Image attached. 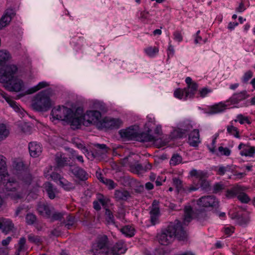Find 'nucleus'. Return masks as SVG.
<instances>
[{"mask_svg":"<svg viewBox=\"0 0 255 255\" xmlns=\"http://www.w3.org/2000/svg\"><path fill=\"white\" fill-rule=\"evenodd\" d=\"M8 174L6 171L5 158L0 156V185L1 183L4 185V188L7 193L6 196L13 199H20L23 197L22 194H25V185H29L32 180L31 175L29 174H24L21 178V184L13 178L8 179Z\"/></svg>","mask_w":255,"mask_h":255,"instance_id":"f257e3e1","label":"nucleus"},{"mask_svg":"<svg viewBox=\"0 0 255 255\" xmlns=\"http://www.w3.org/2000/svg\"><path fill=\"white\" fill-rule=\"evenodd\" d=\"M157 237L161 245L166 246L170 244L175 237L179 240H184L187 238V233L181 223L176 220L174 223H170L166 229L162 230Z\"/></svg>","mask_w":255,"mask_h":255,"instance_id":"f03ea898","label":"nucleus"},{"mask_svg":"<svg viewBox=\"0 0 255 255\" xmlns=\"http://www.w3.org/2000/svg\"><path fill=\"white\" fill-rule=\"evenodd\" d=\"M108 238L106 236L99 237L93 245V251L95 255H120L127 250L125 243L120 241L109 248L107 246Z\"/></svg>","mask_w":255,"mask_h":255,"instance_id":"7ed1b4c3","label":"nucleus"},{"mask_svg":"<svg viewBox=\"0 0 255 255\" xmlns=\"http://www.w3.org/2000/svg\"><path fill=\"white\" fill-rule=\"evenodd\" d=\"M32 107L38 111H47L52 106V101L46 90L42 91L36 94L32 100Z\"/></svg>","mask_w":255,"mask_h":255,"instance_id":"20e7f679","label":"nucleus"},{"mask_svg":"<svg viewBox=\"0 0 255 255\" xmlns=\"http://www.w3.org/2000/svg\"><path fill=\"white\" fill-rule=\"evenodd\" d=\"M18 68L14 64H8L0 69V82L7 84L16 77Z\"/></svg>","mask_w":255,"mask_h":255,"instance_id":"39448f33","label":"nucleus"},{"mask_svg":"<svg viewBox=\"0 0 255 255\" xmlns=\"http://www.w3.org/2000/svg\"><path fill=\"white\" fill-rule=\"evenodd\" d=\"M72 114V110L65 106L54 107L51 111V116L53 120L66 121L70 119V116Z\"/></svg>","mask_w":255,"mask_h":255,"instance_id":"423d86ee","label":"nucleus"},{"mask_svg":"<svg viewBox=\"0 0 255 255\" xmlns=\"http://www.w3.org/2000/svg\"><path fill=\"white\" fill-rule=\"evenodd\" d=\"M123 121L119 118L105 117L101 122V127L107 129H117L123 125Z\"/></svg>","mask_w":255,"mask_h":255,"instance_id":"0eeeda50","label":"nucleus"},{"mask_svg":"<svg viewBox=\"0 0 255 255\" xmlns=\"http://www.w3.org/2000/svg\"><path fill=\"white\" fill-rule=\"evenodd\" d=\"M197 204L201 207L214 208L218 207L219 202L214 196H205L201 197L198 200Z\"/></svg>","mask_w":255,"mask_h":255,"instance_id":"6e6552de","label":"nucleus"},{"mask_svg":"<svg viewBox=\"0 0 255 255\" xmlns=\"http://www.w3.org/2000/svg\"><path fill=\"white\" fill-rule=\"evenodd\" d=\"M1 97L5 100L9 106L16 112L20 117L23 118L26 114V112L21 106L14 101L11 100L5 93L2 92L0 93Z\"/></svg>","mask_w":255,"mask_h":255,"instance_id":"1a4fd4ad","label":"nucleus"},{"mask_svg":"<svg viewBox=\"0 0 255 255\" xmlns=\"http://www.w3.org/2000/svg\"><path fill=\"white\" fill-rule=\"evenodd\" d=\"M1 97L5 100L9 106L16 112L20 117L23 118L26 114V112L21 106L14 101L11 100L5 93L2 92L0 93Z\"/></svg>","mask_w":255,"mask_h":255,"instance_id":"9d476101","label":"nucleus"},{"mask_svg":"<svg viewBox=\"0 0 255 255\" xmlns=\"http://www.w3.org/2000/svg\"><path fill=\"white\" fill-rule=\"evenodd\" d=\"M85 119L89 123L99 125L101 126V113L97 110H89L85 114Z\"/></svg>","mask_w":255,"mask_h":255,"instance_id":"9b49d317","label":"nucleus"},{"mask_svg":"<svg viewBox=\"0 0 255 255\" xmlns=\"http://www.w3.org/2000/svg\"><path fill=\"white\" fill-rule=\"evenodd\" d=\"M37 210L40 215L49 218L54 208L46 202H40L37 204Z\"/></svg>","mask_w":255,"mask_h":255,"instance_id":"f8f14e48","label":"nucleus"},{"mask_svg":"<svg viewBox=\"0 0 255 255\" xmlns=\"http://www.w3.org/2000/svg\"><path fill=\"white\" fill-rule=\"evenodd\" d=\"M24 87L23 81L19 79L16 76L14 78L13 81L6 85L5 88L7 90L11 92H19Z\"/></svg>","mask_w":255,"mask_h":255,"instance_id":"ddd939ff","label":"nucleus"},{"mask_svg":"<svg viewBox=\"0 0 255 255\" xmlns=\"http://www.w3.org/2000/svg\"><path fill=\"white\" fill-rule=\"evenodd\" d=\"M14 14V11L12 8H7L5 10L3 14L0 19V30L9 23L12 17Z\"/></svg>","mask_w":255,"mask_h":255,"instance_id":"4468645a","label":"nucleus"},{"mask_svg":"<svg viewBox=\"0 0 255 255\" xmlns=\"http://www.w3.org/2000/svg\"><path fill=\"white\" fill-rule=\"evenodd\" d=\"M70 171L77 178L81 180H85L88 179V174L81 167L76 165H72L69 164Z\"/></svg>","mask_w":255,"mask_h":255,"instance_id":"2eb2a0df","label":"nucleus"},{"mask_svg":"<svg viewBox=\"0 0 255 255\" xmlns=\"http://www.w3.org/2000/svg\"><path fill=\"white\" fill-rule=\"evenodd\" d=\"M238 149L240 150V154L242 156L253 157L255 153V147L250 145L240 143L238 146Z\"/></svg>","mask_w":255,"mask_h":255,"instance_id":"dca6fc26","label":"nucleus"},{"mask_svg":"<svg viewBox=\"0 0 255 255\" xmlns=\"http://www.w3.org/2000/svg\"><path fill=\"white\" fill-rule=\"evenodd\" d=\"M192 128V126L190 124L181 126V128H178L174 130L173 132V137L181 138L186 136L187 132Z\"/></svg>","mask_w":255,"mask_h":255,"instance_id":"f3484780","label":"nucleus"},{"mask_svg":"<svg viewBox=\"0 0 255 255\" xmlns=\"http://www.w3.org/2000/svg\"><path fill=\"white\" fill-rule=\"evenodd\" d=\"M150 131L148 130V132H136L135 140L140 142H148L154 141L156 140V137L149 133Z\"/></svg>","mask_w":255,"mask_h":255,"instance_id":"a211bd4d","label":"nucleus"},{"mask_svg":"<svg viewBox=\"0 0 255 255\" xmlns=\"http://www.w3.org/2000/svg\"><path fill=\"white\" fill-rule=\"evenodd\" d=\"M156 204V202L154 201L152 203L151 209L150 211V222L152 225H155L158 222L159 209Z\"/></svg>","mask_w":255,"mask_h":255,"instance_id":"6ab92c4d","label":"nucleus"},{"mask_svg":"<svg viewBox=\"0 0 255 255\" xmlns=\"http://www.w3.org/2000/svg\"><path fill=\"white\" fill-rule=\"evenodd\" d=\"M28 148L30 154L33 157L39 156L42 152V147L40 144L35 142H30Z\"/></svg>","mask_w":255,"mask_h":255,"instance_id":"aec40b11","label":"nucleus"},{"mask_svg":"<svg viewBox=\"0 0 255 255\" xmlns=\"http://www.w3.org/2000/svg\"><path fill=\"white\" fill-rule=\"evenodd\" d=\"M228 105L222 102L216 104L209 108L208 113L213 115L223 112L227 109Z\"/></svg>","mask_w":255,"mask_h":255,"instance_id":"412c9836","label":"nucleus"},{"mask_svg":"<svg viewBox=\"0 0 255 255\" xmlns=\"http://www.w3.org/2000/svg\"><path fill=\"white\" fill-rule=\"evenodd\" d=\"M199 131L198 129H194L189 135L188 143L194 147L197 146L200 142Z\"/></svg>","mask_w":255,"mask_h":255,"instance_id":"4be33fe9","label":"nucleus"},{"mask_svg":"<svg viewBox=\"0 0 255 255\" xmlns=\"http://www.w3.org/2000/svg\"><path fill=\"white\" fill-rule=\"evenodd\" d=\"M130 197V193L127 190H116L114 193V198L117 201H126Z\"/></svg>","mask_w":255,"mask_h":255,"instance_id":"5701e85b","label":"nucleus"},{"mask_svg":"<svg viewBox=\"0 0 255 255\" xmlns=\"http://www.w3.org/2000/svg\"><path fill=\"white\" fill-rule=\"evenodd\" d=\"M136 131L133 129L128 128L126 129H122L120 131V134L122 138L128 139H135Z\"/></svg>","mask_w":255,"mask_h":255,"instance_id":"b1692460","label":"nucleus"},{"mask_svg":"<svg viewBox=\"0 0 255 255\" xmlns=\"http://www.w3.org/2000/svg\"><path fill=\"white\" fill-rule=\"evenodd\" d=\"M55 161L58 167H63L67 165H69L68 164V162L69 161L68 158L65 157L63 154L61 153H58L56 154L55 156Z\"/></svg>","mask_w":255,"mask_h":255,"instance_id":"393cba45","label":"nucleus"},{"mask_svg":"<svg viewBox=\"0 0 255 255\" xmlns=\"http://www.w3.org/2000/svg\"><path fill=\"white\" fill-rule=\"evenodd\" d=\"M95 147L97 148L95 152L93 153L94 157L100 156L103 154H105L108 152V147L105 144H95Z\"/></svg>","mask_w":255,"mask_h":255,"instance_id":"a878e982","label":"nucleus"},{"mask_svg":"<svg viewBox=\"0 0 255 255\" xmlns=\"http://www.w3.org/2000/svg\"><path fill=\"white\" fill-rule=\"evenodd\" d=\"M193 213L191 206H186L184 209V218L183 219V224H188L193 219Z\"/></svg>","mask_w":255,"mask_h":255,"instance_id":"bb28decb","label":"nucleus"},{"mask_svg":"<svg viewBox=\"0 0 255 255\" xmlns=\"http://www.w3.org/2000/svg\"><path fill=\"white\" fill-rule=\"evenodd\" d=\"M242 190V186L237 185L227 191L226 196L229 198H232L236 196L238 197L239 193Z\"/></svg>","mask_w":255,"mask_h":255,"instance_id":"cd10ccee","label":"nucleus"},{"mask_svg":"<svg viewBox=\"0 0 255 255\" xmlns=\"http://www.w3.org/2000/svg\"><path fill=\"white\" fill-rule=\"evenodd\" d=\"M198 87V86L196 83L188 86L187 88H185L186 90V97H189V99L193 98L197 91Z\"/></svg>","mask_w":255,"mask_h":255,"instance_id":"c85d7f7f","label":"nucleus"},{"mask_svg":"<svg viewBox=\"0 0 255 255\" xmlns=\"http://www.w3.org/2000/svg\"><path fill=\"white\" fill-rule=\"evenodd\" d=\"M49 86V84L45 81H42L39 82L37 85L36 86L30 88L28 89L25 92V94H33L38 90H40L42 88L46 87Z\"/></svg>","mask_w":255,"mask_h":255,"instance_id":"c756f323","label":"nucleus"},{"mask_svg":"<svg viewBox=\"0 0 255 255\" xmlns=\"http://www.w3.org/2000/svg\"><path fill=\"white\" fill-rule=\"evenodd\" d=\"M232 218L236 219L237 224L243 226L246 225L249 221L248 217L245 214L242 215L237 214Z\"/></svg>","mask_w":255,"mask_h":255,"instance_id":"7c9ffc66","label":"nucleus"},{"mask_svg":"<svg viewBox=\"0 0 255 255\" xmlns=\"http://www.w3.org/2000/svg\"><path fill=\"white\" fill-rule=\"evenodd\" d=\"M1 220L3 232L7 234V233L12 230L14 227V225L9 219H2Z\"/></svg>","mask_w":255,"mask_h":255,"instance_id":"2f4dec72","label":"nucleus"},{"mask_svg":"<svg viewBox=\"0 0 255 255\" xmlns=\"http://www.w3.org/2000/svg\"><path fill=\"white\" fill-rule=\"evenodd\" d=\"M246 98L245 92H240L234 94L229 99V101L233 104L238 103Z\"/></svg>","mask_w":255,"mask_h":255,"instance_id":"473e14b6","label":"nucleus"},{"mask_svg":"<svg viewBox=\"0 0 255 255\" xmlns=\"http://www.w3.org/2000/svg\"><path fill=\"white\" fill-rule=\"evenodd\" d=\"M45 189L49 198L53 199L55 197V189L50 182H46L44 184Z\"/></svg>","mask_w":255,"mask_h":255,"instance_id":"72a5a7b5","label":"nucleus"},{"mask_svg":"<svg viewBox=\"0 0 255 255\" xmlns=\"http://www.w3.org/2000/svg\"><path fill=\"white\" fill-rule=\"evenodd\" d=\"M91 106L93 109V110H97L100 112H105L107 111V108L106 107L105 104L100 101H93L92 103Z\"/></svg>","mask_w":255,"mask_h":255,"instance_id":"f704fd0d","label":"nucleus"},{"mask_svg":"<svg viewBox=\"0 0 255 255\" xmlns=\"http://www.w3.org/2000/svg\"><path fill=\"white\" fill-rule=\"evenodd\" d=\"M11 55L8 51L4 49L0 50V64L1 65L9 61Z\"/></svg>","mask_w":255,"mask_h":255,"instance_id":"c9c22d12","label":"nucleus"},{"mask_svg":"<svg viewBox=\"0 0 255 255\" xmlns=\"http://www.w3.org/2000/svg\"><path fill=\"white\" fill-rule=\"evenodd\" d=\"M190 174L191 176L195 177L198 179L199 181L207 177V173L201 170H197L195 169H192L190 172Z\"/></svg>","mask_w":255,"mask_h":255,"instance_id":"e433bc0d","label":"nucleus"},{"mask_svg":"<svg viewBox=\"0 0 255 255\" xmlns=\"http://www.w3.org/2000/svg\"><path fill=\"white\" fill-rule=\"evenodd\" d=\"M70 119L66 120V122H68L70 125L76 128H78L80 126L81 121V119L78 117H75L73 116V112L70 116Z\"/></svg>","mask_w":255,"mask_h":255,"instance_id":"4c0bfd02","label":"nucleus"},{"mask_svg":"<svg viewBox=\"0 0 255 255\" xmlns=\"http://www.w3.org/2000/svg\"><path fill=\"white\" fill-rule=\"evenodd\" d=\"M69 158L72 160H74L76 159L79 162L82 163L84 162L83 156L79 155L76 151L72 149H69Z\"/></svg>","mask_w":255,"mask_h":255,"instance_id":"58836bf2","label":"nucleus"},{"mask_svg":"<svg viewBox=\"0 0 255 255\" xmlns=\"http://www.w3.org/2000/svg\"><path fill=\"white\" fill-rule=\"evenodd\" d=\"M246 189L245 187L242 186V190L238 195V199L243 203H248L251 200L247 194L244 192Z\"/></svg>","mask_w":255,"mask_h":255,"instance_id":"ea45409f","label":"nucleus"},{"mask_svg":"<svg viewBox=\"0 0 255 255\" xmlns=\"http://www.w3.org/2000/svg\"><path fill=\"white\" fill-rule=\"evenodd\" d=\"M121 232L127 237H131L134 235V229L130 226L127 225L121 230Z\"/></svg>","mask_w":255,"mask_h":255,"instance_id":"a19ab883","label":"nucleus"},{"mask_svg":"<svg viewBox=\"0 0 255 255\" xmlns=\"http://www.w3.org/2000/svg\"><path fill=\"white\" fill-rule=\"evenodd\" d=\"M59 183L65 190L69 191L74 188L73 184L68 181L64 178L60 179Z\"/></svg>","mask_w":255,"mask_h":255,"instance_id":"79ce46f5","label":"nucleus"},{"mask_svg":"<svg viewBox=\"0 0 255 255\" xmlns=\"http://www.w3.org/2000/svg\"><path fill=\"white\" fill-rule=\"evenodd\" d=\"M25 238L24 237L20 238L18 243V248L15 253V255H19V253L20 252L25 251Z\"/></svg>","mask_w":255,"mask_h":255,"instance_id":"37998d69","label":"nucleus"},{"mask_svg":"<svg viewBox=\"0 0 255 255\" xmlns=\"http://www.w3.org/2000/svg\"><path fill=\"white\" fill-rule=\"evenodd\" d=\"M186 90L184 88L183 89H177L174 92V97L179 99H183L184 100L189 99V97H186Z\"/></svg>","mask_w":255,"mask_h":255,"instance_id":"c03bdc74","label":"nucleus"},{"mask_svg":"<svg viewBox=\"0 0 255 255\" xmlns=\"http://www.w3.org/2000/svg\"><path fill=\"white\" fill-rule=\"evenodd\" d=\"M137 16L141 21L146 22L149 19V13L146 10L139 11L137 13Z\"/></svg>","mask_w":255,"mask_h":255,"instance_id":"a18cd8bd","label":"nucleus"},{"mask_svg":"<svg viewBox=\"0 0 255 255\" xmlns=\"http://www.w3.org/2000/svg\"><path fill=\"white\" fill-rule=\"evenodd\" d=\"M28 240L29 242L35 245H39L42 243V239L38 236L33 234H30L27 236Z\"/></svg>","mask_w":255,"mask_h":255,"instance_id":"49530a36","label":"nucleus"},{"mask_svg":"<svg viewBox=\"0 0 255 255\" xmlns=\"http://www.w3.org/2000/svg\"><path fill=\"white\" fill-rule=\"evenodd\" d=\"M9 130L4 124H0V141L4 139L9 134Z\"/></svg>","mask_w":255,"mask_h":255,"instance_id":"de8ad7c7","label":"nucleus"},{"mask_svg":"<svg viewBox=\"0 0 255 255\" xmlns=\"http://www.w3.org/2000/svg\"><path fill=\"white\" fill-rule=\"evenodd\" d=\"M146 54L149 57H154L158 53L159 50L157 47L150 46L144 49Z\"/></svg>","mask_w":255,"mask_h":255,"instance_id":"09e8293b","label":"nucleus"},{"mask_svg":"<svg viewBox=\"0 0 255 255\" xmlns=\"http://www.w3.org/2000/svg\"><path fill=\"white\" fill-rule=\"evenodd\" d=\"M182 158L178 154H174L170 160V164L172 166H175L181 162Z\"/></svg>","mask_w":255,"mask_h":255,"instance_id":"8fccbe9b","label":"nucleus"},{"mask_svg":"<svg viewBox=\"0 0 255 255\" xmlns=\"http://www.w3.org/2000/svg\"><path fill=\"white\" fill-rule=\"evenodd\" d=\"M233 170L232 166L231 165H227L224 166L220 165L217 170V174L219 175H223L226 172Z\"/></svg>","mask_w":255,"mask_h":255,"instance_id":"3c124183","label":"nucleus"},{"mask_svg":"<svg viewBox=\"0 0 255 255\" xmlns=\"http://www.w3.org/2000/svg\"><path fill=\"white\" fill-rule=\"evenodd\" d=\"M229 133L234 135L236 138H239V131L238 129L233 125L228 126L227 128Z\"/></svg>","mask_w":255,"mask_h":255,"instance_id":"603ef678","label":"nucleus"},{"mask_svg":"<svg viewBox=\"0 0 255 255\" xmlns=\"http://www.w3.org/2000/svg\"><path fill=\"white\" fill-rule=\"evenodd\" d=\"M102 183L106 185L109 190H112L117 186V183L110 179L105 178L103 180Z\"/></svg>","mask_w":255,"mask_h":255,"instance_id":"864d4df0","label":"nucleus"},{"mask_svg":"<svg viewBox=\"0 0 255 255\" xmlns=\"http://www.w3.org/2000/svg\"><path fill=\"white\" fill-rule=\"evenodd\" d=\"M64 215L63 212H59L53 211L51 213V217L49 218L52 221L61 220Z\"/></svg>","mask_w":255,"mask_h":255,"instance_id":"5fc2aeb1","label":"nucleus"},{"mask_svg":"<svg viewBox=\"0 0 255 255\" xmlns=\"http://www.w3.org/2000/svg\"><path fill=\"white\" fill-rule=\"evenodd\" d=\"M235 122H239L241 124L247 123L250 124L251 122L247 117H245L242 114H239L237 116V119L235 120Z\"/></svg>","mask_w":255,"mask_h":255,"instance_id":"6e6d98bb","label":"nucleus"},{"mask_svg":"<svg viewBox=\"0 0 255 255\" xmlns=\"http://www.w3.org/2000/svg\"><path fill=\"white\" fill-rule=\"evenodd\" d=\"M36 220V217L35 215L28 213L25 217L26 222L28 225H33Z\"/></svg>","mask_w":255,"mask_h":255,"instance_id":"4d7b16f0","label":"nucleus"},{"mask_svg":"<svg viewBox=\"0 0 255 255\" xmlns=\"http://www.w3.org/2000/svg\"><path fill=\"white\" fill-rule=\"evenodd\" d=\"M12 166L13 168L16 171H21L24 168V164L22 161H14Z\"/></svg>","mask_w":255,"mask_h":255,"instance_id":"13d9d810","label":"nucleus"},{"mask_svg":"<svg viewBox=\"0 0 255 255\" xmlns=\"http://www.w3.org/2000/svg\"><path fill=\"white\" fill-rule=\"evenodd\" d=\"M173 184L175 186L177 189L178 192H179L182 188V181L178 178L174 177L172 179Z\"/></svg>","mask_w":255,"mask_h":255,"instance_id":"bf43d9fd","label":"nucleus"},{"mask_svg":"<svg viewBox=\"0 0 255 255\" xmlns=\"http://www.w3.org/2000/svg\"><path fill=\"white\" fill-rule=\"evenodd\" d=\"M98 199L103 206H106L110 201V199L108 197L101 194L98 195Z\"/></svg>","mask_w":255,"mask_h":255,"instance_id":"052dcab7","label":"nucleus"},{"mask_svg":"<svg viewBox=\"0 0 255 255\" xmlns=\"http://www.w3.org/2000/svg\"><path fill=\"white\" fill-rule=\"evenodd\" d=\"M105 214L106 216V219L108 223H114V218L112 212L108 209L106 210Z\"/></svg>","mask_w":255,"mask_h":255,"instance_id":"680f3d73","label":"nucleus"},{"mask_svg":"<svg viewBox=\"0 0 255 255\" xmlns=\"http://www.w3.org/2000/svg\"><path fill=\"white\" fill-rule=\"evenodd\" d=\"M224 188V185L221 183H217L213 186V192L217 193L221 191Z\"/></svg>","mask_w":255,"mask_h":255,"instance_id":"e2e57ef3","label":"nucleus"},{"mask_svg":"<svg viewBox=\"0 0 255 255\" xmlns=\"http://www.w3.org/2000/svg\"><path fill=\"white\" fill-rule=\"evenodd\" d=\"M253 72L249 70L247 71L244 75L242 78V82L244 83H247L248 81L253 77Z\"/></svg>","mask_w":255,"mask_h":255,"instance_id":"0e129e2a","label":"nucleus"},{"mask_svg":"<svg viewBox=\"0 0 255 255\" xmlns=\"http://www.w3.org/2000/svg\"><path fill=\"white\" fill-rule=\"evenodd\" d=\"M219 151L223 155L229 156L231 154V150L227 147L220 146L218 148Z\"/></svg>","mask_w":255,"mask_h":255,"instance_id":"69168bd1","label":"nucleus"},{"mask_svg":"<svg viewBox=\"0 0 255 255\" xmlns=\"http://www.w3.org/2000/svg\"><path fill=\"white\" fill-rule=\"evenodd\" d=\"M174 39L180 42L183 40L182 34L179 31H176L173 33Z\"/></svg>","mask_w":255,"mask_h":255,"instance_id":"338daca9","label":"nucleus"},{"mask_svg":"<svg viewBox=\"0 0 255 255\" xmlns=\"http://www.w3.org/2000/svg\"><path fill=\"white\" fill-rule=\"evenodd\" d=\"M143 171V167L140 164H136L134 166V169H133V172H135L138 174L141 173Z\"/></svg>","mask_w":255,"mask_h":255,"instance_id":"774afa93","label":"nucleus"}]
</instances>
